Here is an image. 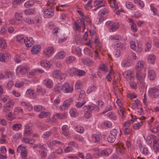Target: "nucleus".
<instances>
[{
    "label": "nucleus",
    "instance_id": "f257e3e1",
    "mask_svg": "<svg viewBox=\"0 0 159 159\" xmlns=\"http://www.w3.org/2000/svg\"><path fill=\"white\" fill-rule=\"evenodd\" d=\"M106 25L109 27L110 32H113L118 29V26L117 24L114 23L111 21H109L106 23Z\"/></svg>",
    "mask_w": 159,
    "mask_h": 159
},
{
    "label": "nucleus",
    "instance_id": "f03ea898",
    "mask_svg": "<svg viewBox=\"0 0 159 159\" xmlns=\"http://www.w3.org/2000/svg\"><path fill=\"white\" fill-rule=\"evenodd\" d=\"M14 103L11 101H9L7 103H5V105L3 107V111L4 112H7L10 111L12 109Z\"/></svg>",
    "mask_w": 159,
    "mask_h": 159
},
{
    "label": "nucleus",
    "instance_id": "7ed1b4c3",
    "mask_svg": "<svg viewBox=\"0 0 159 159\" xmlns=\"http://www.w3.org/2000/svg\"><path fill=\"white\" fill-rule=\"evenodd\" d=\"M62 90L65 93L71 92L73 90V87H70L69 83L66 82L64 84L62 87Z\"/></svg>",
    "mask_w": 159,
    "mask_h": 159
},
{
    "label": "nucleus",
    "instance_id": "20e7f679",
    "mask_svg": "<svg viewBox=\"0 0 159 159\" xmlns=\"http://www.w3.org/2000/svg\"><path fill=\"white\" fill-rule=\"evenodd\" d=\"M10 58V55L8 53H0V61L4 62L6 60H8Z\"/></svg>",
    "mask_w": 159,
    "mask_h": 159
},
{
    "label": "nucleus",
    "instance_id": "39448f33",
    "mask_svg": "<svg viewBox=\"0 0 159 159\" xmlns=\"http://www.w3.org/2000/svg\"><path fill=\"white\" fill-rule=\"evenodd\" d=\"M83 109L84 111V117L86 119H89L90 118L92 115V113L90 111H88L87 106H84L83 107Z\"/></svg>",
    "mask_w": 159,
    "mask_h": 159
},
{
    "label": "nucleus",
    "instance_id": "423d86ee",
    "mask_svg": "<svg viewBox=\"0 0 159 159\" xmlns=\"http://www.w3.org/2000/svg\"><path fill=\"white\" fill-rule=\"evenodd\" d=\"M41 48L39 45L37 44L34 46L31 49L32 53L34 55L37 54L40 51Z\"/></svg>",
    "mask_w": 159,
    "mask_h": 159
},
{
    "label": "nucleus",
    "instance_id": "0eeeda50",
    "mask_svg": "<svg viewBox=\"0 0 159 159\" xmlns=\"http://www.w3.org/2000/svg\"><path fill=\"white\" fill-rule=\"evenodd\" d=\"M103 2V0H95L94 2L93 6L94 7H96L94 10H96L97 9H99L101 7H104L105 6L104 4L98 6L99 5L101 4Z\"/></svg>",
    "mask_w": 159,
    "mask_h": 159
},
{
    "label": "nucleus",
    "instance_id": "6e6552de",
    "mask_svg": "<svg viewBox=\"0 0 159 159\" xmlns=\"http://www.w3.org/2000/svg\"><path fill=\"white\" fill-rule=\"evenodd\" d=\"M136 76L137 80L143 85L144 84V76H143L140 71H138L136 73Z\"/></svg>",
    "mask_w": 159,
    "mask_h": 159
},
{
    "label": "nucleus",
    "instance_id": "1a4fd4ad",
    "mask_svg": "<svg viewBox=\"0 0 159 159\" xmlns=\"http://www.w3.org/2000/svg\"><path fill=\"white\" fill-rule=\"evenodd\" d=\"M53 50L54 48L52 47L46 48L44 51V54L47 57H49L51 55Z\"/></svg>",
    "mask_w": 159,
    "mask_h": 159
},
{
    "label": "nucleus",
    "instance_id": "9d476101",
    "mask_svg": "<svg viewBox=\"0 0 159 159\" xmlns=\"http://www.w3.org/2000/svg\"><path fill=\"white\" fill-rule=\"evenodd\" d=\"M111 152V150L110 148H107L103 150H101L99 153V156H108Z\"/></svg>",
    "mask_w": 159,
    "mask_h": 159
},
{
    "label": "nucleus",
    "instance_id": "9b49d317",
    "mask_svg": "<svg viewBox=\"0 0 159 159\" xmlns=\"http://www.w3.org/2000/svg\"><path fill=\"white\" fill-rule=\"evenodd\" d=\"M26 38V39H25V41L24 42L26 46L28 47H31L33 45V43H34V40H33V39L32 38H30L29 39L28 38Z\"/></svg>",
    "mask_w": 159,
    "mask_h": 159
},
{
    "label": "nucleus",
    "instance_id": "f8f14e48",
    "mask_svg": "<svg viewBox=\"0 0 159 159\" xmlns=\"http://www.w3.org/2000/svg\"><path fill=\"white\" fill-rule=\"evenodd\" d=\"M132 61L130 59H127L124 61L121 64L122 67H128L131 64Z\"/></svg>",
    "mask_w": 159,
    "mask_h": 159
},
{
    "label": "nucleus",
    "instance_id": "ddd939ff",
    "mask_svg": "<svg viewBox=\"0 0 159 159\" xmlns=\"http://www.w3.org/2000/svg\"><path fill=\"white\" fill-rule=\"evenodd\" d=\"M43 83L46 87L49 88H52L53 86L52 81L50 79L47 78L44 80Z\"/></svg>",
    "mask_w": 159,
    "mask_h": 159
},
{
    "label": "nucleus",
    "instance_id": "4468645a",
    "mask_svg": "<svg viewBox=\"0 0 159 159\" xmlns=\"http://www.w3.org/2000/svg\"><path fill=\"white\" fill-rule=\"evenodd\" d=\"M148 75L149 79L151 80H154L156 77V74L152 70H150L148 71Z\"/></svg>",
    "mask_w": 159,
    "mask_h": 159
},
{
    "label": "nucleus",
    "instance_id": "2eb2a0df",
    "mask_svg": "<svg viewBox=\"0 0 159 159\" xmlns=\"http://www.w3.org/2000/svg\"><path fill=\"white\" fill-rule=\"evenodd\" d=\"M50 113L49 112L42 111L39 115L38 117L40 118L49 117Z\"/></svg>",
    "mask_w": 159,
    "mask_h": 159
},
{
    "label": "nucleus",
    "instance_id": "dca6fc26",
    "mask_svg": "<svg viewBox=\"0 0 159 159\" xmlns=\"http://www.w3.org/2000/svg\"><path fill=\"white\" fill-rule=\"evenodd\" d=\"M44 16L46 18H50L52 16L54 12L52 11H43Z\"/></svg>",
    "mask_w": 159,
    "mask_h": 159
},
{
    "label": "nucleus",
    "instance_id": "f3484780",
    "mask_svg": "<svg viewBox=\"0 0 159 159\" xmlns=\"http://www.w3.org/2000/svg\"><path fill=\"white\" fill-rule=\"evenodd\" d=\"M88 107V111L91 112L93 110L98 111L99 110V108L95 104H92L91 105H89Z\"/></svg>",
    "mask_w": 159,
    "mask_h": 159
},
{
    "label": "nucleus",
    "instance_id": "a211bd4d",
    "mask_svg": "<svg viewBox=\"0 0 159 159\" xmlns=\"http://www.w3.org/2000/svg\"><path fill=\"white\" fill-rule=\"evenodd\" d=\"M41 65L45 68H49L51 66L49 61H46L44 60H42L40 61Z\"/></svg>",
    "mask_w": 159,
    "mask_h": 159
},
{
    "label": "nucleus",
    "instance_id": "6ab92c4d",
    "mask_svg": "<svg viewBox=\"0 0 159 159\" xmlns=\"http://www.w3.org/2000/svg\"><path fill=\"white\" fill-rule=\"evenodd\" d=\"M29 70V68L27 66H22L20 68L19 72L22 74H25L27 73Z\"/></svg>",
    "mask_w": 159,
    "mask_h": 159
},
{
    "label": "nucleus",
    "instance_id": "aec40b11",
    "mask_svg": "<svg viewBox=\"0 0 159 159\" xmlns=\"http://www.w3.org/2000/svg\"><path fill=\"white\" fill-rule=\"evenodd\" d=\"M155 59L156 57L153 54H151L149 55L148 58V63L150 64H154Z\"/></svg>",
    "mask_w": 159,
    "mask_h": 159
},
{
    "label": "nucleus",
    "instance_id": "412c9836",
    "mask_svg": "<svg viewBox=\"0 0 159 159\" xmlns=\"http://www.w3.org/2000/svg\"><path fill=\"white\" fill-rule=\"evenodd\" d=\"M7 46L5 41L2 38L0 39V48H1V50L3 51Z\"/></svg>",
    "mask_w": 159,
    "mask_h": 159
},
{
    "label": "nucleus",
    "instance_id": "4be33fe9",
    "mask_svg": "<svg viewBox=\"0 0 159 159\" xmlns=\"http://www.w3.org/2000/svg\"><path fill=\"white\" fill-rule=\"evenodd\" d=\"M85 97V91L83 90H80V94H79V101L85 100H84Z\"/></svg>",
    "mask_w": 159,
    "mask_h": 159
},
{
    "label": "nucleus",
    "instance_id": "5701e85b",
    "mask_svg": "<svg viewBox=\"0 0 159 159\" xmlns=\"http://www.w3.org/2000/svg\"><path fill=\"white\" fill-rule=\"evenodd\" d=\"M115 48L118 49V51L123 50L125 49V46L124 44L120 43H118L115 45Z\"/></svg>",
    "mask_w": 159,
    "mask_h": 159
},
{
    "label": "nucleus",
    "instance_id": "b1692460",
    "mask_svg": "<svg viewBox=\"0 0 159 159\" xmlns=\"http://www.w3.org/2000/svg\"><path fill=\"white\" fill-rule=\"evenodd\" d=\"M117 147L120 153H123L124 152L125 148L122 143H119L117 145Z\"/></svg>",
    "mask_w": 159,
    "mask_h": 159
},
{
    "label": "nucleus",
    "instance_id": "393cba45",
    "mask_svg": "<svg viewBox=\"0 0 159 159\" xmlns=\"http://www.w3.org/2000/svg\"><path fill=\"white\" fill-rule=\"evenodd\" d=\"M82 61L84 64L88 66L91 65L92 64L91 61L88 58L82 59Z\"/></svg>",
    "mask_w": 159,
    "mask_h": 159
},
{
    "label": "nucleus",
    "instance_id": "a878e982",
    "mask_svg": "<svg viewBox=\"0 0 159 159\" xmlns=\"http://www.w3.org/2000/svg\"><path fill=\"white\" fill-rule=\"evenodd\" d=\"M67 126L66 125H64L62 127V132L63 134L65 136H67L69 134L68 130H67Z\"/></svg>",
    "mask_w": 159,
    "mask_h": 159
},
{
    "label": "nucleus",
    "instance_id": "bb28decb",
    "mask_svg": "<svg viewBox=\"0 0 159 159\" xmlns=\"http://www.w3.org/2000/svg\"><path fill=\"white\" fill-rule=\"evenodd\" d=\"M73 101L72 98H70L63 102V106L66 107H68L72 103Z\"/></svg>",
    "mask_w": 159,
    "mask_h": 159
},
{
    "label": "nucleus",
    "instance_id": "cd10ccee",
    "mask_svg": "<svg viewBox=\"0 0 159 159\" xmlns=\"http://www.w3.org/2000/svg\"><path fill=\"white\" fill-rule=\"evenodd\" d=\"M143 67V62L140 61H138L136 65V69L138 71H139Z\"/></svg>",
    "mask_w": 159,
    "mask_h": 159
},
{
    "label": "nucleus",
    "instance_id": "c85d7f7f",
    "mask_svg": "<svg viewBox=\"0 0 159 159\" xmlns=\"http://www.w3.org/2000/svg\"><path fill=\"white\" fill-rule=\"evenodd\" d=\"M75 59V57L71 56L66 58L65 60L66 63L68 64H70L72 63Z\"/></svg>",
    "mask_w": 159,
    "mask_h": 159
},
{
    "label": "nucleus",
    "instance_id": "c756f323",
    "mask_svg": "<svg viewBox=\"0 0 159 159\" xmlns=\"http://www.w3.org/2000/svg\"><path fill=\"white\" fill-rule=\"evenodd\" d=\"M61 72L58 70H56L54 71L52 73V76L54 78H58L61 75Z\"/></svg>",
    "mask_w": 159,
    "mask_h": 159
},
{
    "label": "nucleus",
    "instance_id": "7c9ffc66",
    "mask_svg": "<svg viewBox=\"0 0 159 159\" xmlns=\"http://www.w3.org/2000/svg\"><path fill=\"white\" fill-rule=\"evenodd\" d=\"M27 93H28L32 98H36V96L35 94L34 90L29 89L27 91Z\"/></svg>",
    "mask_w": 159,
    "mask_h": 159
},
{
    "label": "nucleus",
    "instance_id": "2f4dec72",
    "mask_svg": "<svg viewBox=\"0 0 159 159\" xmlns=\"http://www.w3.org/2000/svg\"><path fill=\"white\" fill-rule=\"evenodd\" d=\"M75 129L77 132L80 133H82L84 131V128L80 125H77L75 127Z\"/></svg>",
    "mask_w": 159,
    "mask_h": 159
},
{
    "label": "nucleus",
    "instance_id": "473e14b6",
    "mask_svg": "<svg viewBox=\"0 0 159 159\" xmlns=\"http://www.w3.org/2000/svg\"><path fill=\"white\" fill-rule=\"evenodd\" d=\"M16 41L20 43H23L25 41L23 35H19L16 36Z\"/></svg>",
    "mask_w": 159,
    "mask_h": 159
},
{
    "label": "nucleus",
    "instance_id": "72a5a7b5",
    "mask_svg": "<svg viewBox=\"0 0 159 159\" xmlns=\"http://www.w3.org/2000/svg\"><path fill=\"white\" fill-rule=\"evenodd\" d=\"M34 4V1L32 0L28 1L26 2L24 5L25 7L29 8L30 7L33 6Z\"/></svg>",
    "mask_w": 159,
    "mask_h": 159
},
{
    "label": "nucleus",
    "instance_id": "f704fd0d",
    "mask_svg": "<svg viewBox=\"0 0 159 159\" xmlns=\"http://www.w3.org/2000/svg\"><path fill=\"white\" fill-rule=\"evenodd\" d=\"M14 112L15 114L18 115L23 112V110L20 107H16L14 109Z\"/></svg>",
    "mask_w": 159,
    "mask_h": 159
},
{
    "label": "nucleus",
    "instance_id": "c9c22d12",
    "mask_svg": "<svg viewBox=\"0 0 159 159\" xmlns=\"http://www.w3.org/2000/svg\"><path fill=\"white\" fill-rule=\"evenodd\" d=\"M34 110L37 112H39L45 110V108L41 105L35 106L34 108Z\"/></svg>",
    "mask_w": 159,
    "mask_h": 159
},
{
    "label": "nucleus",
    "instance_id": "e433bc0d",
    "mask_svg": "<svg viewBox=\"0 0 159 159\" xmlns=\"http://www.w3.org/2000/svg\"><path fill=\"white\" fill-rule=\"evenodd\" d=\"M22 127L21 124L16 123L13 125L12 129L14 130L18 131Z\"/></svg>",
    "mask_w": 159,
    "mask_h": 159
},
{
    "label": "nucleus",
    "instance_id": "4c0bfd02",
    "mask_svg": "<svg viewBox=\"0 0 159 159\" xmlns=\"http://www.w3.org/2000/svg\"><path fill=\"white\" fill-rule=\"evenodd\" d=\"M96 89V87L93 85H91L88 88L87 90V93H90L93 91H95Z\"/></svg>",
    "mask_w": 159,
    "mask_h": 159
},
{
    "label": "nucleus",
    "instance_id": "58836bf2",
    "mask_svg": "<svg viewBox=\"0 0 159 159\" xmlns=\"http://www.w3.org/2000/svg\"><path fill=\"white\" fill-rule=\"evenodd\" d=\"M66 55L64 51H61L58 52L57 55V57L59 59H62L64 58Z\"/></svg>",
    "mask_w": 159,
    "mask_h": 159
},
{
    "label": "nucleus",
    "instance_id": "ea45409f",
    "mask_svg": "<svg viewBox=\"0 0 159 159\" xmlns=\"http://www.w3.org/2000/svg\"><path fill=\"white\" fill-rule=\"evenodd\" d=\"M140 102L138 99L135 100V102L132 103V107L133 109L137 108L139 107V105L140 104Z\"/></svg>",
    "mask_w": 159,
    "mask_h": 159
},
{
    "label": "nucleus",
    "instance_id": "a19ab883",
    "mask_svg": "<svg viewBox=\"0 0 159 159\" xmlns=\"http://www.w3.org/2000/svg\"><path fill=\"white\" fill-rule=\"evenodd\" d=\"M116 139V137L110 134L109 136L107 138V141L108 142L111 143L115 141Z\"/></svg>",
    "mask_w": 159,
    "mask_h": 159
},
{
    "label": "nucleus",
    "instance_id": "79ce46f5",
    "mask_svg": "<svg viewBox=\"0 0 159 159\" xmlns=\"http://www.w3.org/2000/svg\"><path fill=\"white\" fill-rule=\"evenodd\" d=\"M126 6L127 8L133 10L135 9V6H134L133 4L131 2H127L126 3Z\"/></svg>",
    "mask_w": 159,
    "mask_h": 159
},
{
    "label": "nucleus",
    "instance_id": "37998d69",
    "mask_svg": "<svg viewBox=\"0 0 159 159\" xmlns=\"http://www.w3.org/2000/svg\"><path fill=\"white\" fill-rule=\"evenodd\" d=\"M70 112L71 116L72 117H74L78 115V113L76 111V110L74 109L70 110Z\"/></svg>",
    "mask_w": 159,
    "mask_h": 159
},
{
    "label": "nucleus",
    "instance_id": "c03bdc74",
    "mask_svg": "<svg viewBox=\"0 0 159 159\" xmlns=\"http://www.w3.org/2000/svg\"><path fill=\"white\" fill-rule=\"evenodd\" d=\"M78 69L74 68L70 69L69 73L70 75H76Z\"/></svg>",
    "mask_w": 159,
    "mask_h": 159
},
{
    "label": "nucleus",
    "instance_id": "a18cd8bd",
    "mask_svg": "<svg viewBox=\"0 0 159 159\" xmlns=\"http://www.w3.org/2000/svg\"><path fill=\"white\" fill-rule=\"evenodd\" d=\"M110 6L111 7H112L113 9H114V10L119 9L116 3V0H113L112 2L110 3Z\"/></svg>",
    "mask_w": 159,
    "mask_h": 159
},
{
    "label": "nucleus",
    "instance_id": "49530a36",
    "mask_svg": "<svg viewBox=\"0 0 159 159\" xmlns=\"http://www.w3.org/2000/svg\"><path fill=\"white\" fill-rule=\"evenodd\" d=\"M16 20V19L12 18L9 20V23L12 25H18L19 23L17 22Z\"/></svg>",
    "mask_w": 159,
    "mask_h": 159
},
{
    "label": "nucleus",
    "instance_id": "de8ad7c7",
    "mask_svg": "<svg viewBox=\"0 0 159 159\" xmlns=\"http://www.w3.org/2000/svg\"><path fill=\"white\" fill-rule=\"evenodd\" d=\"M62 90V87L58 85H56L54 89L55 92L57 93H59Z\"/></svg>",
    "mask_w": 159,
    "mask_h": 159
},
{
    "label": "nucleus",
    "instance_id": "09e8293b",
    "mask_svg": "<svg viewBox=\"0 0 159 159\" xmlns=\"http://www.w3.org/2000/svg\"><path fill=\"white\" fill-rule=\"evenodd\" d=\"M151 43V42L150 41L147 42L146 44L145 51H149L152 47Z\"/></svg>",
    "mask_w": 159,
    "mask_h": 159
},
{
    "label": "nucleus",
    "instance_id": "8fccbe9b",
    "mask_svg": "<svg viewBox=\"0 0 159 159\" xmlns=\"http://www.w3.org/2000/svg\"><path fill=\"white\" fill-rule=\"evenodd\" d=\"M57 0H48V2L51 4L50 5V6L49 9H47L46 10H52V9H53V3L55 2Z\"/></svg>",
    "mask_w": 159,
    "mask_h": 159
},
{
    "label": "nucleus",
    "instance_id": "3c124183",
    "mask_svg": "<svg viewBox=\"0 0 159 159\" xmlns=\"http://www.w3.org/2000/svg\"><path fill=\"white\" fill-rule=\"evenodd\" d=\"M107 116L109 118L113 120H116V117L115 115L112 112H109L107 114Z\"/></svg>",
    "mask_w": 159,
    "mask_h": 159
},
{
    "label": "nucleus",
    "instance_id": "603ef678",
    "mask_svg": "<svg viewBox=\"0 0 159 159\" xmlns=\"http://www.w3.org/2000/svg\"><path fill=\"white\" fill-rule=\"evenodd\" d=\"M142 125L143 124L142 121L140 123H136L133 126L134 129H138L142 126Z\"/></svg>",
    "mask_w": 159,
    "mask_h": 159
},
{
    "label": "nucleus",
    "instance_id": "864d4df0",
    "mask_svg": "<svg viewBox=\"0 0 159 159\" xmlns=\"http://www.w3.org/2000/svg\"><path fill=\"white\" fill-rule=\"evenodd\" d=\"M79 102L76 104V106L78 108H80L84 105L86 103V100L79 101Z\"/></svg>",
    "mask_w": 159,
    "mask_h": 159
},
{
    "label": "nucleus",
    "instance_id": "5fc2aeb1",
    "mask_svg": "<svg viewBox=\"0 0 159 159\" xmlns=\"http://www.w3.org/2000/svg\"><path fill=\"white\" fill-rule=\"evenodd\" d=\"M22 15L21 13L16 12L15 14V19L18 21H21L20 18H21Z\"/></svg>",
    "mask_w": 159,
    "mask_h": 159
},
{
    "label": "nucleus",
    "instance_id": "6e6d98bb",
    "mask_svg": "<svg viewBox=\"0 0 159 159\" xmlns=\"http://www.w3.org/2000/svg\"><path fill=\"white\" fill-rule=\"evenodd\" d=\"M33 133V131L32 130H25L24 133V135L25 136H29Z\"/></svg>",
    "mask_w": 159,
    "mask_h": 159
},
{
    "label": "nucleus",
    "instance_id": "4d7b16f0",
    "mask_svg": "<svg viewBox=\"0 0 159 159\" xmlns=\"http://www.w3.org/2000/svg\"><path fill=\"white\" fill-rule=\"evenodd\" d=\"M85 74V72L84 71L78 70L76 75L78 76H81L84 75Z\"/></svg>",
    "mask_w": 159,
    "mask_h": 159
},
{
    "label": "nucleus",
    "instance_id": "13d9d810",
    "mask_svg": "<svg viewBox=\"0 0 159 159\" xmlns=\"http://www.w3.org/2000/svg\"><path fill=\"white\" fill-rule=\"evenodd\" d=\"M131 28L132 31L134 32H136L137 30L136 24L134 22L132 23L131 26Z\"/></svg>",
    "mask_w": 159,
    "mask_h": 159
},
{
    "label": "nucleus",
    "instance_id": "bf43d9fd",
    "mask_svg": "<svg viewBox=\"0 0 159 159\" xmlns=\"http://www.w3.org/2000/svg\"><path fill=\"white\" fill-rule=\"evenodd\" d=\"M21 155L23 159H26L27 155L26 151L24 150L23 151L21 152Z\"/></svg>",
    "mask_w": 159,
    "mask_h": 159
},
{
    "label": "nucleus",
    "instance_id": "052dcab7",
    "mask_svg": "<svg viewBox=\"0 0 159 159\" xmlns=\"http://www.w3.org/2000/svg\"><path fill=\"white\" fill-rule=\"evenodd\" d=\"M126 78L131 80L133 77V73L130 71L128 72L126 74Z\"/></svg>",
    "mask_w": 159,
    "mask_h": 159
},
{
    "label": "nucleus",
    "instance_id": "680f3d73",
    "mask_svg": "<svg viewBox=\"0 0 159 159\" xmlns=\"http://www.w3.org/2000/svg\"><path fill=\"white\" fill-rule=\"evenodd\" d=\"M99 68L102 71H107L106 66L104 64L100 65L99 66Z\"/></svg>",
    "mask_w": 159,
    "mask_h": 159
},
{
    "label": "nucleus",
    "instance_id": "e2e57ef3",
    "mask_svg": "<svg viewBox=\"0 0 159 159\" xmlns=\"http://www.w3.org/2000/svg\"><path fill=\"white\" fill-rule=\"evenodd\" d=\"M6 116L7 119L9 120H12L13 119L12 116V113L11 112L9 113L7 115H6Z\"/></svg>",
    "mask_w": 159,
    "mask_h": 159
},
{
    "label": "nucleus",
    "instance_id": "0e129e2a",
    "mask_svg": "<svg viewBox=\"0 0 159 159\" xmlns=\"http://www.w3.org/2000/svg\"><path fill=\"white\" fill-rule=\"evenodd\" d=\"M24 83L23 82H20V83L17 82L15 84V86L16 87L20 88L23 86Z\"/></svg>",
    "mask_w": 159,
    "mask_h": 159
},
{
    "label": "nucleus",
    "instance_id": "69168bd1",
    "mask_svg": "<svg viewBox=\"0 0 159 159\" xmlns=\"http://www.w3.org/2000/svg\"><path fill=\"white\" fill-rule=\"evenodd\" d=\"M24 20L26 22L28 23L29 24H33L34 23V21L31 20L30 18H24Z\"/></svg>",
    "mask_w": 159,
    "mask_h": 159
},
{
    "label": "nucleus",
    "instance_id": "338daca9",
    "mask_svg": "<svg viewBox=\"0 0 159 159\" xmlns=\"http://www.w3.org/2000/svg\"><path fill=\"white\" fill-rule=\"evenodd\" d=\"M117 132V130L115 129H114L110 131V134L116 137Z\"/></svg>",
    "mask_w": 159,
    "mask_h": 159
},
{
    "label": "nucleus",
    "instance_id": "774afa93",
    "mask_svg": "<svg viewBox=\"0 0 159 159\" xmlns=\"http://www.w3.org/2000/svg\"><path fill=\"white\" fill-rule=\"evenodd\" d=\"M82 83L80 82H77L75 86V88L76 89H78L80 88L82 86Z\"/></svg>",
    "mask_w": 159,
    "mask_h": 159
}]
</instances>
